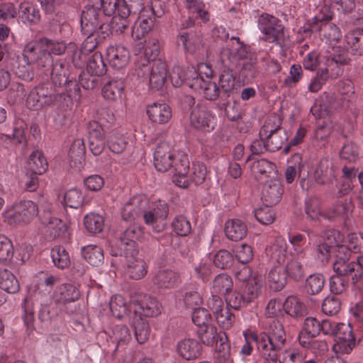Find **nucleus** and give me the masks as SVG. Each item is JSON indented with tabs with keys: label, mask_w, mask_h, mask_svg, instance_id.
Returning <instances> with one entry per match:
<instances>
[{
	"label": "nucleus",
	"mask_w": 363,
	"mask_h": 363,
	"mask_svg": "<svg viewBox=\"0 0 363 363\" xmlns=\"http://www.w3.org/2000/svg\"><path fill=\"white\" fill-rule=\"evenodd\" d=\"M250 338L256 343L257 350L281 351L286 342V335L283 324L273 320L269 325L267 333H251Z\"/></svg>",
	"instance_id": "obj_1"
},
{
	"label": "nucleus",
	"mask_w": 363,
	"mask_h": 363,
	"mask_svg": "<svg viewBox=\"0 0 363 363\" xmlns=\"http://www.w3.org/2000/svg\"><path fill=\"white\" fill-rule=\"evenodd\" d=\"M38 66L43 69V73L46 76L50 75L52 84L60 87L66 84L69 88L67 93L74 92V85L69 86L70 83H76L71 80L68 81L67 69L62 60L53 62L52 57L50 54L45 53L43 57H40L37 61Z\"/></svg>",
	"instance_id": "obj_2"
},
{
	"label": "nucleus",
	"mask_w": 363,
	"mask_h": 363,
	"mask_svg": "<svg viewBox=\"0 0 363 363\" xmlns=\"http://www.w3.org/2000/svg\"><path fill=\"white\" fill-rule=\"evenodd\" d=\"M136 69L138 77L149 75V86L152 90L158 91L165 84L168 76L167 63L161 60H157L152 64L138 62Z\"/></svg>",
	"instance_id": "obj_3"
},
{
	"label": "nucleus",
	"mask_w": 363,
	"mask_h": 363,
	"mask_svg": "<svg viewBox=\"0 0 363 363\" xmlns=\"http://www.w3.org/2000/svg\"><path fill=\"white\" fill-rule=\"evenodd\" d=\"M104 16L101 9L93 4L84 6L81 15V27L84 34L108 33V24L104 23Z\"/></svg>",
	"instance_id": "obj_4"
},
{
	"label": "nucleus",
	"mask_w": 363,
	"mask_h": 363,
	"mask_svg": "<svg viewBox=\"0 0 363 363\" xmlns=\"http://www.w3.org/2000/svg\"><path fill=\"white\" fill-rule=\"evenodd\" d=\"M258 28L262 33V39L269 43L281 45L284 40V26L277 17L267 13H262L257 20Z\"/></svg>",
	"instance_id": "obj_5"
},
{
	"label": "nucleus",
	"mask_w": 363,
	"mask_h": 363,
	"mask_svg": "<svg viewBox=\"0 0 363 363\" xmlns=\"http://www.w3.org/2000/svg\"><path fill=\"white\" fill-rule=\"evenodd\" d=\"M130 314L140 317H152L160 313V305L158 301L146 294H136L131 297Z\"/></svg>",
	"instance_id": "obj_6"
},
{
	"label": "nucleus",
	"mask_w": 363,
	"mask_h": 363,
	"mask_svg": "<svg viewBox=\"0 0 363 363\" xmlns=\"http://www.w3.org/2000/svg\"><path fill=\"white\" fill-rule=\"evenodd\" d=\"M334 337H335V343L333 348L335 353L350 354L357 345V341L350 323H337Z\"/></svg>",
	"instance_id": "obj_7"
},
{
	"label": "nucleus",
	"mask_w": 363,
	"mask_h": 363,
	"mask_svg": "<svg viewBox=\"0 0 363 363\" xmlns=\"http://www.w3.org/2000/svg\"><path fill=\"white\" fill-rule=\"evenodd\" d=\"M325 65L330 67L331 77L337 78L343 73L344 65H347L350 62L348 56V52L345 48L341 46H334L330 48L325 56Z\"/></svg>",
	"instance_id": "obj_8"
},
{
	"label": "nucleus",
	"mask_w": 363,
	"mask_h": 363,
	"mask_svg": "<svg viewBox=\"0 0 363 363\" xmlns=\"http://www.w3.org/2000/svg\"><path fill=\"white\" fill-rule=\"evenodd\" d=\"M334 271L348 280L351 279L355 284L363 275V256H359L356 262H348L344 259H338L333 264Z\"/></svg>",
	"instance_id": "obj_9"
},
{
	"label": "nucleus",
	"mask_w": 363,
	"mask_h": 363,
	"mask_svg": "<svg viewBox=\"0 0 363 363\" xmlns=\"http://www.w3.org/2000/svg\"><path fill=\"white\" fill-rule=\"evenodd\" d=\"M74 85V92L65 94L63 92L58 93L55 89H52L50 84H45L37 86V90L41 97L42 103L45 106H50L55 101H65L70 102L72 99L79 97V87L77 83H70L69 86Z\"/></svg>",
	"instance_id": "obj_10"
},
{
	"label": "nucleus",
	"mask_w": 363,
	"mask_h": 363,
	"mask_svg": "<svg viewBox=\"0 0 363 363\" xmlns=\"http://www.w3.org/2000/svg\"><path fill=\"white\" fill-rule=\"evenodd\" d=\"M143 230L140 226L131 225L127 228L119 237V249L121 255H130L139 253L138 245L136 240L142 238Z\"/></svg>",
	"instance_id": "obj_11"
},
{
	"label": "nucleus",
	"mask_w": 363,
	"mask_h": 363,
	"mask_svg": "<svg viewBox=\"0 0 363 363\" xmlns=\"http://www.w3.org/2000/svg\"><path fill=\"white\" fill-rule=\"evenodd\" d=\"M190 125L195 129L209 132L215 128V118L210 109L198 104L191 112Z\"/></svg>",
	"instance_id": "obj_12"
},
{
	"label": "nucleus",
	"mask_w": 363,
	"mask_h": 363,
	"mask_svg": "<svg viewBox=\"0 0 363 363\" xmlns=\"http://www.w3.org/2000/svg\"><path fill=\"white\" fill-rule=\"evenodd\" d=\"M174 153L167 142L159 143L154 152V165L157 171L165 172L173 166Z\"/></svg>",
	"instance_id": "obj_13"
},
{
	"label": "nucleus",
	"mask_w": 363,
	"mask_h": 363,
	"mask_svg": "<svg viewBox=\"0 0 363 363\" xmlns=\"http://www.w3.org/2000/svg\"><path fill=\"white\" fill-rule=\"evenodd\" d=\"M171 168L174 170L173 182L178 186L187 188L189 182L187 179V174L189 169V161L186 155L181 154L174 156L173 166Z\"/></svg>",
	"instance_id": "obj_14"
},
{
	"label": "nucleus",
	"mask_w": 363,
	"mask_h": 363,
	"mask_svg": "<svg viewBox=\"0 0 363 363\" xmlns=\"http://www.w3.org/2000/svg\"><path fill=\"white\" fill-rule=\"evenodd\" d=\"M104 129L97 122L90 123L89 128V147L91 153L95 155H101L104 150L106 141Z\"/></svg>",
	"instance_id": "obj_15"
},
{
	"label": "nucleus",
	"mask_w": 363,
	"mask_h": 363,
	"mask_svg": "<svg viewBox=\"0 0 363 363\" xmlns=\"http://www.w3.org/2000/svg\"><path fill=\"white\" fill-rule=\"evenodd\" d=\"M178 41L182 44L184 50L191 54L199 51L204 45L203 34L197 30L180 33Z\"/></svg>",
	"instance_id": "obj_16"
},
{
	"label": "nucleus",
	"mask_w": 363,
	"mask_h": 363,
	"mask_svg": "<svg viewBox=\"0 0 363 363\" xmlns=\"http://www.w3.org/2000/svg\"><path fill=\"white\" fill-rule=\"evenodd\" d=\"M106 55L111 66L116 69L125 67L130 60L129 51L122 45H111L108 47Z\"/></svg>",
	"instance_id": "obj_17"
},
{
	"label": "nucleus",
	"mask_w": 363,
	"mask_h": 363,
	"mask_svg": "<svg viewBox=\"0 0 363 363\" xmlns=\"http://www.w3.org/2000/svg\"><path fill=\"white\" fill-rule=\"evenodd\" d=\"M282 194L283 188L281 182L277 179L272 180L264 184L262 200L266 206H274L280 201Z\"/></svg>",
	"instance_id": "obj_18"
},
{
	"label": "nucleus",
	"mask_w": 363,
	"mask_h": 363,
	"mask_svg": "<svg viewBox=\"0 0 363 363\" xmlns=\"http://www.w3.org/2000/svg\"><path fill=\"white\" fill-rule=\"evenodd\" d=\"M100 5L105 16L114 15L122 18L132 16L128 4L125 0H100Z\"/></svg>",
	"instance_id": "obj_19"
},
{
	"label": "nucleus",
	"mask_w": 363,
	"mask_h": 363,
	"mask_svg": "<svg viewBox=\"0 0 363 363\" xmlns=\"http://www.w3.org/2000/svg\"><path fill=\"white\" fill-rule=\"evenodd\" d=\"M125 258L126 273L130 278L135 280L143 278L147 272V264L145 262L138 258V253L130 255H122Z\"/></svg>",
	"instance_id": "obj_20"
},
{
	"label": "nucleus",
	"mask_w": 363,
	"mask_h": 363,
	"mask_svg": "<svg viewBox=\"0 0 363 363\" xmlns=\"http://www.w3.org/2000/svg\"><path fill=\"white\" fill-rule=\"evenodd\" d=\"M202 348V345L199 341L191 338L184 339L177 345L178 354L187 360L199 357Z\"/></svg>",
	"instance_id": "obj_21"
},
{
	"label": "nucleus",
	"mask_w": 363,
	"mask_h": 363,
	"mask_svg": "<svg viewBox=\"0 0 363 363\" xmlns=\"http://www.w3.org/2000/svg\"><path fill=\"white\" fill-rule=\"evenodd\" d=\"M37 205L31 201H23L14 207L13 217L15 222L29 223L38 213Z\"/></svg>",
	"instance_id": "obj_22"
},
{
	"label": "nucleus",
	"mask_w": 363,
	"mask_h": 363,
	"mask_svg": "<svg viewBox=\"0 0 363 363\" xmlns=\"http://www.w3.org/2000/svg\"><path fill=\"white\" fill-rule=\"evenodd\" d=\"M153 282L159 288L172 289L181 282L178 272L169 269H161L157 272Z\"/></svg>",
	"instance_id": "obj_23"
},
{
	"label": "nucleus",
	"mask_w": 363,
	"mask_h": 363,
	"mask_svg": "<svg viewBox=\"0 0 363 363\" xmlns=\"http://www.w3.org/2000/svg\"><path fill=\"white\" fill-rule=\"evenodd\" d=\"M147 114L154 123L163 124L172 117V111L167 104L154 103L147 108Z\"/></svg>",
	"instance_id": "obj_24"
},
{
	"label": "nucleus",
	"mask_w": 363,
	"mask_h": 363,
	"mask_svg": "<svg viewBox=\"0 0 363 363\" xmlns=\"http://www.w3.org/2000/svg\"><path fill=\"white\" fill-rule=\"evenodd\" d=\"M315 181L320 184L332 182L335 177L333 164L328 158L322 159L314 173Z\"/></svg>",
	"instance_id": "obj_25"
},
{
	"label": "nucleus",
	"mask_w": 363,
	"mask_h": 363,
	"mask_svg": "<svg viewBox=\"0 0 363 363\" xmlns=\"http://www.w3.org/2000/svg\"><path fill=\"white\" fill-rule=\"evenodd\" d=\"M225 233L229 240L237 242L245 238L247 233V228L242 220L233 219L226 222Z\"/></svg>",
	"instance_id": "obj_26"
},
{
	"label": "nucleus",
	"mask_w": 363,
	"mask_h": 363,
	"mask_svg": "<svg viewBox=\"0 0 363 363\" xmlns=\"http://www.w3.org/2000/svg\"><path fill=\"white\" fill-rule=\"evenodd\" d=\"M283 308L286 314L294 318H301L307 314L306 305L296 296H288L284 304Z\"/></svg>",
	"instance_id": "obj_27"
},
{
	"label": "nucleus",
	"mask_w": 363,
	"mask_h": 363,
	"mask_svg": "<svg viewBox=\"0 0 363 363\" xmlns=\"http://www.w3.org/2000/svg\"><path fill=\"white\" fill-rule=\"evenodd\" d=\"M146 205L145 201L135 197L126 203L122 210V218L124 220L132 221L142 216L143 208Z\"/></svg>",
	"instance_id": "obj_28"
},
{
	"label": "nucleus",
	"mask_w": 363,
	"mask_h": 363,
	"mask_svg": "<svg viewBox=\"0 0 363 363\" xmlns=\"http://www.w3.org/2000/svg\"><path fill=\"white\" fill-rule=\"evenodd\" d=\"M79 296V291L75 286L71 284H65L57 287L53 298L56 302L66 303L77 301Z\"/></svg>",
	"instance_id": "obj_29"
},
{
	"label": "nucleus",
	"mask_w": 363,
	"mask_h": 363,
	"mask_svg": "<svg viewBox=\"0 0 363 363\" xmlns=\"http://www.w3.org/2000/svg\"><path fill=\"white\" fill-rule=\"evenodd\" d=\"M131 325L134 329L135 339L139 344L145 342L150 333V329L147 321L140 315L130 314Z\"/></svg>",
	"instance_id": "obj_30"
},
{
	"label": "nucleus",
	"mask_w": 363,
	"mask_h": 363,
	"mask_svg": "<svg viewBox=\"0 0 363 363\" xmlns=\"http://www.w3.org/2000/svg\"><path fill=\"white\" fill-rule=\"evenodd\" d=\"M224 68L219 77V84L221 89V99H225L233 93L235 78L233 73L234 67H226Z\"/></svg>",
	"instance_id": "obj_31"
},
{
	"label": "nucleus",
	"mask_w": 363,
	"mask_h": 363,
	"mask_svg": "<svg viewBox=\"0 0 363 363\" xmlns=\"http://www.w3.org/2000/svg\"><path fill=\"white\" fill-rule=\"evenodd\" d=\"M267 252L272 262L279 265L283 264L287 255L286 242L281 238H277L273 244L267 249Z\"/></svg>",
	"instance_id": "obj_32"
},
{
	"label": "nucleus",
	"mask_w": 363,
	"mask_h": 363,
	"mask_svg": "<svg viewBox=\"0 0 363 363\" xmlns=\"http://www.w3.org/2000/svg\"><path fill=\"white\" fill-rule=\"evenodd\" d=\"M345 41L354 55H363V28H357L347 32Z\"/></svg>",
	"instance_id": "obj_33"
},
{
	"label": "nucleus",
	"mask_w": 363,
	"mask_h": 363,
	"mask_svg": "<svg viewBox=\"0 0 363 363\" xmlns=\"http://www.w3.org/2000/svg\"><path fill=\"white\" fill-rule=\"evenodd\" d=\"M18 15L25 23L37 24L40 20L39 9L29 2H23L20 4Z\"/></svg>",
	"instance_id": "obj_34"
},
{
	"label": "nucleus",
	"mask_w": 363,
	"mask_h": 363,
	"mask_svg": "<svg viewBox=\"0 0 363 363\" xmlns=\"http://www.w3.org/2000/svg\"><path fill=\"white\" fill-rule=\"evenodd\" d=\"M124 88L123 81L120 79H113L104 82L102 89L103 96L111 101L120 98Z\"/></svg>",
	"instance_id": "obj_35"
},
{
	"label": "nucleus",
	"mask_w": 363,
	"mask_h": 363,
	"mask_svg": "<svg viewBox=\"0 0 363 363\" xmlns=\"http://www.w3.org/2000/svg\"><path fill=\"white\" fill-rule=\"evenodd\" d=\"M0 288L9 294H15L20 289L16 277L6 269H0Z\"/></svg>",
	"instance_id": "obj_36"
},
{
	"label": "nucleus",
	"mask_w": 363,
	"mask_h": 363,
	"mask_svg": "<svg viewBox=\"0 0 363 363\" xmlns=\"http://www.w3.org/2000/svg\"><path fill=\"white\" fill-rule=\"evenodd\" d=\"M288 135L285 130H277L276 133L269 134L262 138L265 140L266 150L270 152H276L281 149L282 145L288 140Z\"/></svg>",
	"instance_id": "obj_37"
},
{
	"label": "nucleus",
	"mask_w": 363,
	"mask_h": 363,
	"mask_svg": "<svg viewBox=\"0 0 363 363\" xmlns=\"http://www.w3.org/2000/svg\"><path fill=\"white\" fill-rule=\"evenodd\" d=\"M229 50H223L222 52V62L225 67H237L238 62L237 60L245 62L244 60L250 57V53L245 46H240L235 54L230 55Z\"/></svg>",
	"instance_id": "obj_38"
},
{
	"label": "nucleus",
	"mask_w": 363,
	"mask_h": 363,
	"mask_svg": "<svg viewBox=\"0 0 363 363\" xmlns=\"http://www.w3.org/2000/svg\"><path fill=\"white\" fill-rule=\"evenodd\" d=\"M28 169L35 174H42L48 169V162L43 153L38 150L33 151L28 160Z\"/></svg>",
	"instance_id": "obj_39"
},
{
	"label": "nucleus",
	"mask_w": 363,
	"mask_h": 363,
	"mask_svg": "<svg viewBox=\"0 0 363 363\" xmlns=\"http://www.w3.org/2000/svg\"><path fill=\"white\" fill-rule=\"evenodd\" d=\"M285 270L280 266L274 267L271 269L268 275L270 287L274 290L282 289L287 282Z\"/></svg>",
	"instance_id": "obj_40"
},
{
	"label": "nucleus",
	"mask_w": 363,
	"mask_h": 363,
	"mask_svg": "<svg viewBox=\"0 0 363 363\" xmlns=\"http://www.w3.org/2000/svg\"><path fill=\"white\" fill-rule=\"evenodd\" d=\"M111 341L116 344V349L120 346L125 345L131 340L129 328L124 325H118L113 328L110 335Z\"/></svg>",
	"instance_id": "obj_41"
},
{
	"label": "nucleus",
	"mask_w": 363,
	"mask_h": 363,
	"mask_svg": "<svg viewBox=\"0 0 363 363\" xmlns=\"http://www.w3.org/2000/svg\"><path fill=\"white\" fill-rule=\"evenodd\" d=\"M82 256L89 264L98 266L103 262V250L97 245H88L82 250Z\"/></svg>",
	"instance_id": "obj_42"
},
{
	"label": "nucleus",
	"mask_w": 363,
	"mask_h": 363,
	"mask_svg": "<svg viewBox=\"0 0 363 363\" xmlns=\"http://www.w3.org/2000/svg\"><path fill=\"white\" fill-rule=\"evenodd\" d=\"M325 278L321 274L310 275L306 280L305 290L309 295L318 294L324 288Z\"/></svg>",
	"instance_id": "obj_43"
},
{
	"label": "nucleus",
	"mask_w": 363,
	"mask_h": 363,
	"mask_svg": "<svg viewBox=\"0 0 363 363\" xmlns=\"http://www.w3.org/2000/svg\"><path fill=\"white\" fill-rule=\"evenodd\" d=\"M320 202L317 198H310L306 201L305 212L309 219L317 220L320 216H323L328 220H332L333 216L322 213L320 210Z\"/></svg>",
	"instance_id": "obj_44"
},
{
	"label": "nucleus",
	"mask_w": 363,
	"mask_h": 363,
	"mask_svg": "<svg viewBox=\"0 0 363 363\" xmlns=\"http://www.w3.org/2000/svg\"><path fill=\"white\" fill-rule=\"evenodd\" d=\"M233 281L230 276L226 274L217 275L213 281V293L224 294L225 296L233 288Z\"/></svg>",
	"instance_id": "obj_45"
},
{
	"label": "nucleus",
	"mask_w": 363,
	"mask_h": 363,
	"mask_svg": "<svg viewBox=\"0 0 363 363\" xmlns=\"http://www.w3.org/2000/svg\"><path fill=\"white\" fill-rule=\"evenodd\" d=\"M108 33H104L96 32H93V33L85 34L87 35V37L82 43L81 52L82 53L86 54L94 51L98 45L101 43L108 35Z\"/></svg>",
	"instance_id": "obj_46"
},
{
	"label": "nucleus",
	"mask_w": 363,
	"mask_h": 363,
	"mask_svg": "<svg viewBox=\"0 0 363 363\" xmlns=\"http://www.w3.org/2000/svg\"><path fill=\"white\" fill-rule=\"evenodd\" d=\"M39 43L41 45L43 48L42 56L40 57H43V55L45 53H48L50 55H51V54L60 55L63 54L66 50V45L65 43L53 41L47 38H40Z\"/></svg>",
	"instance_id": "obj_47"
},
{
	"label": "nucleus",
	"mask_w": 363,
	"mask_h": 363,
	"mask_svg": "<svg viewBox=\"0 0 363 363\" xmlns=\"http://www.w3.org/2000/svg\"><path fill=\"white\" fill-rule=\"evenodd\" d=\"M84 225L90 233H99L104 229V219L99 214L89 213L85 216Z\"/></svg>",
	"instance_id": "obj_48"
},
{
	"label": "nucleus",
	"mask_w": 363,
	"mask_h": 363,
	"mask_svg": "<svg viewBox=\"0 0 363 363\" xmlns=\"http://www.w3.org/2000/svg\"><path fill=\"white\" fill-rule=\"evenodd\" d=\"M281 124L282 121L279 116L276 114L269 116L259 130L260 138L276 133L277 130H284Z\"/></svg>",
	"instance_id": "obj_49"
},
{
	"label": "nucleus",
	"mask_w": 363,
	"mask_h": 363,
	"mask_svg": "<svg viewBox=\"0 0 363 363\" xmlns=\"http://www.w3.org/2000/svg\"><path fill=\"white\" fill-rule=\"evenodd\" d=\"M86 69L88 72L98 76L106 72V65L101 53L95 52L91 55L87 61Z\"/></svg>",
	"instance_id": "obj_50"
},
{
	"label": "nucleus",
	"mask_w": 363,
	"mask_h": 363,
	"mask_svg": "<svg viewBox=\"0 0 363 363\" xmlns=\"http://www.w3.org/2000/svg\"><path fill=\"white\" fill-rule=\"evenodd\" d=\"M110 310L113 316L121 319L130 311L125 298L120 295L113 296L109 303Z\"/></svg>",
	"instance_id": "obj_51"
},
{
	"label": "nucleus",
	"mask_w": 363,
	"mask_h": 363,
	"mask_svg": "<svg viewBox=\"0 0 363 363\" xmlns=\"http://www.w3.org/2000/svg\"><path fill=\"white\" fill-rule=\"evenodd\" d=\"M227 335L225 332L220 331L218 333V340L216 342V350L218 351V358L220 360L226 361L227 363H233L230 358V345L228 343Z\"/></svg>",
	"instance_id": "obj_52"
},
{
	"label": "nucleus",
	"mask_w": 363,
	"mask_h": 363,
	"mask_svg": "<svg viewBox=\"0 0 363 363\" xmlns=\"http://www.w3.org/2000/svg\"><path fill=\"white\" fill-rule=\"evenodd\" d=\"M51 257L52 262L58 268L65 269L70 264V258L68 252L65 247L55 246L51 250Z\"/></svg>",
	"instance_id": "obj_53"
},
{
	"label": "nucleus",
	"mask_w": 363,
	"mask_h": 363,
	"mask_svg": "<svg viewBox=\"0 0 363 363\" xmlns=\"http://www.w3.org/2000/svg\"><path fill=\"white\" fill-rule=\"evenodd\" d=\"M198 335L201 342L206 345H213L218 340L217 328L213 325L201 327L198 330Z\"/></svg>",
	"instance_id": "obj_54"
},
{
	"label": "nucleus",
	"mask_w": 363,
	"mask_h": 363,
	"mask_svg": "<svg viewBox=\"0 0 363 363\" xmlns=\"http://www.w3.org/2000/svg\"><path fill=\"white\" fill-rule=\"evenodd\" d=\"M234 262L233 255L226 250H220L217 252L213 257V263L218 268L225 269L233 266Z\"/></svg>",
	"instance_id": "obj_55"
},
{
	"label": "nucleus",
	"mask_w": 363,
	"mask_h": 363,
	"mask_svg": "<svg viewBox=\"0 0 363 363\" xmlns=\"http://www.w3.org/2000/svg\"><path fill=\"white\" fill-rule=\"evenodd\" d=\"M85 155V145L82 139L74 140L69 151V157L71 162L81 163Z\"/></svg>",
	"instance_id": "obj_56"
},
{
	"label": "nucleus",
	"mask_w": 363,
	"mask_h": 363,
	"mask_svg": "<svg viewBox=\"0 0 363 363\" xmlns=\"http://www.w3.org/2000/svg\"><path fill=\"white\" fill-rule=\"evenodd\" d=\"M200 88L205 98L208 100L213 101L217 99L218 96L221 98V89L214 82L201 80Z\"/></svg>",
	"instance_id": "obj_57"
},
{
	"label": "nucleus",
	"mask_w": 363,
	"mask_h": 363,
	"mask_svg": "<svg viewBox=\"0 0 363 363\" xmlns=\"http://www.w3.org/2000/svg\"><path fill=\"white\" fill-rule=\"evenodd\" d=\"M225 109L226 117L231 121H238L242 117V113L239 104L235 101H228L220 104Z\"/></svg>",
	"instance_id": "obj_58"
},
{
	"label": "nucleus",
	"mask_w": 363,
	"mask_h": 363,
	"mask_svg": "<svg viewBox=\"0 0 363 363\" xmlns=\"http://www.w3.org/2000/svg\"><path fill=\"white\" fill-rule=\"evenodd\" d=\"M260 291V286L258 284L255 279H250L245 284L242 289V295L247 303L253 301L257 298Z\"/></svg>",
	"instance_id": "obj_59"
},
{
	"label": "nucleus",
	"mask_w": 363,
	"mask_h": 363,
	"mask_svg": "<svg viewBox=\"0 0 363 363\" xmlns=\"http://www.w3.org/2000/svg\"><path fill=\"white\" fill-rule=\"evenodd\" d=\"M84 196L80 190L72 189L64 195V201L67 206L77 208L83 203Z\"/></svg>",
	"instance_id": "obj_60"
},
{
	"label": "nucleus",
	"mask_w": 363,
	"mask_h": 363,
	"mask_svg": "<svg viewBox=\"0 0 363 363\" xmlns=\"http://www.w3.org/2000/svg\"><path fill=\"white\" fill-rule=\"evenodd\" d=\"M341 308L340 298L335 296H328L323 301L322 311L328 315H336Z\"/></svg>",
	"instance_id": "obj_61"
},
{
	"label": "nucleus",
	"mask_w": 363,
	"mask_h": 363,
	"mask_svg": "<svg viewBox=\"0 0 363 363\" xmlns=\"http://www.w3.org/2000/svg\"><path fill=\"white\" fill-rule=\"evenodd\" d=\"M206 177V167L203 163L193 164L191 172L187 179L189 183L193 182L195 184H201Z\"/></svg>",
	"instance_id": "obj_62"
},
{
	"label": "nucleus",
	"mask_w": 363,
	"mask_h": 363,
	"mask_svg": "<svg viewBox=\"0 0 363 363\" xmlns=\"http://www.w3.org/2000/svg\"><path fill=\"white\" fill-rule=\"evenodd\" d=\"M330 291L334 294L343 293L348 287V280L341 274L333 275L329 281Z\"/></svg>",
	"instance_id": "obj_63"
},
{
	"label": "nucleus",
	"mask_w": 363,
	"mask_h": 363,
	"mask_svg": "<svg viewBox=\"0 0 363 363\" xmlns=\"http://www.w3.org/2000/svg\"><path fill=\"white\" fill-rule=\"evenodd\" d=\"M174 231L179 236H186L191 232V225L184 216H177L172 222Z\"/></svg>",
	"instance_id": "obj_64"
}]
</instances>
